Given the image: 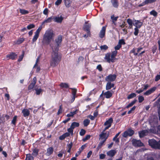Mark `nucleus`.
I'll use <instances>...</instances> for the list:
<instances>
[{"mask_svg":"<svg viewBox=\"0 0 160 160\" xmlns=\"http://www.w3.org/2000/svg\"><path fill=\"white\" fill-rule=\"evenodd\" d=\"M35 26L33 24H30L27 27V28L28 29H31L35 27Z\"/></svg>","mask_w":160,"mask_h":160,"instance_id":"obj_41","label":"nucleus"},{"mask_svg":"<svg viewBox=\"0 0 160 160\" xmlns=\"http://www.w3.org/2000/svg\"><path fill=\"white\" fill-rule=\"evenodd\" d=\"M160 79V72H159V74H158L156 76V77H155V81H157Z\"/></svg>","mask_w":160,"mask_h":160,"instance_id":"obj_57","label":"nucleus"},{"mask_svg":"<svg viewBox=\"0 0 160 160\" xmlns=\"http://www.w3.org/2000/svg\"><path fill=\"white\" fill-rule=\"evenodd\" d=\"M134 132L133 130L129 129L124 132L122 136L124 138H127L128 136H131L134 134Z\"/></svg>","mask_w":160,"mask_h":160,"instance_id":"obj_5","label":"nucleus"},{"mask_svg":"<svg viewBox=\"0 0 160 160\" xmlns=\"http://www.w3.org/2000/svg\"><path fill=\"white\" fill-rule=\"evenodd\" d=\"M16 119L17 117L16 116H15L13 117V119L12 121V123L14 125L15 124Z\"/></svg>","mask_w":160,"mask_h":160,"instance_id":"obj_53","label":"nucleus"},{"mask_svg":"<svg viewBox=\"0 0 160 160\" xmlns=\"http://www.w3.org/2000/svg\"><path fill=\"white\" fill-rule=\"evenodd\" d=\"M38 149H34L33 151V154L34 155H37L38 154Z\"/></svg>","mask_w":160,"mask_h":160,"instance_id":"obj_54","label":"nucleus"},{"mask_svg":"<svg viewBox=\"0 0 160 160\" xmlns=\"http://www.w3.org/2000/svg\"><path fill=\"white\" fill-rule=\"evenodd\" d=\"M60 85L62 88H68L69 87L68 84L66 83H61Z\"/></svg>","mask_w":160,"mask_h":160,"instance_id":"obj_32","label":"nucleus"},{"mask_svg":"<svg viewBox=\"0 0 160 160\" xmlns=\"http://www.w3.org/2000/svg\"><path fill=\"white\" fill-rule=\"evenodd\" d=\"M53 19L52 17H49L46 20H45L44 21L42 22V24L46 23H48L51 22L52 20Z\"/></svg>","mask_w":160,"mask_h":160,"instance_id":"obj_27","label":"nucleus"},{"mask_svg":"<svg viewBox=\"0 0 160 160\" xmlns=\"http://www.w3.org/2000/svg\"><path fill=\"white\" fill-rule=\"evenodd\" d=\"M132 145L135 147H141L143 145L141 141L140 140H137L135 139H133L132 140Z\"/></svg>","mask_w":160,"mask_h":160,"instance_id":"obj_7","label":"nucleus"},{"mask_svg":"<svg viewBox=\"0 0 160 160\" xmlns=\"http://www.w3.org/2000/svg\"><path fill=\"white\" fill-rule=\"evenodd\" d=\"M150 13L151 15H152L155 17H157L158 15V13L154 10L152 11Z\"/></svg>","mask_w":160,"mask_h":160,"instance_id":"obj_36","label":"nucleus"},{"mask_svg":"<svg viewBox=\"0 0 160 160\" xmlns=\"http://www.w3.org/2000/svg\"><path fill=\"white\" fill-rule=\"evenodd\" d=\"M73 129L70 127L68 129V132L71 133V135H72L73 134Z\"/></svg>","mask_w":160,"mask_h":160,"instance_id":"obj_49","label":"nucleus"},{"mask_svg":"<svg viewBox=\"0 0 160 160\" xmlns=\"http://www.w3.org/2000/svg\"><path fill=\"white\" fill-rule=\"evenodd\" d=\"M78 112L77 110L73 112H71L70 114H68L67 115V117H73V115L75 114Z\"/></svg>","mask_w":160,"mask_h":160,"instance_id":"obj_24","label":"nucleus"},{"mask_svg":"<svg viewBox=\"0 0 160 160\" xmlns=\"http://www.w3.org/2000/svg\"><path fill=\"white\" fill-rule=\"evenodd\" d=\"M19 11L22 14H27L29 13V12L28 11L24 9H20Z\"/></svg>","mask_w":160,"mask_h":160,"instance_id":"obj_28","label":"nucleus"},{"mask_svg":"<svg viewBox=\"0 0 160 160\" xmlns=\"http://www.w3.org/2000/svg\"><path fill=\"white\" fill-rule=\"evenodd\" d=\"M114 84L110 82H108L106 84V89L107 90H109L111 89V88H113L114 87Z\"/></svg>","mask_w":160,"mask_h":160,"instance_id":"obj_20","label":"nucleus"},{"mask_svg":"<svg viewBox=\"0 0 160 160\" xmlns=\"http://www.w3.org/2000/svg\"><path fill=\"white\" fill-rule=\"evenodd\" d=\"M144 100V97L142 96H141L139 97H138V100H139V103L142 102Z\"/></svg>","mask_w":160,"mask_h":160,"instance_id":"obj_44","label":"nucleus"},{"mask_svg":"<svg viewBox=\"0 0 160 160\" xmlns=\"http://www.w3.org/2000/svg\"><path fill=\"white\" fill-rule=\"evenodd\" d=\"M22 113L24 117H26L29 115V111L27 109H24L22 110Z\"/></svg>","mask_w":160,"mask_h":160,"instance_id":"obj_18","label":"nucleus"},{"mask_svg":"<svg viewBox=\"0 0 160 160\" xmlns=\"http://www.w3.org/2000/svg\"><path fill=\"white\" fill-rule=\"evenodd\" d=\"M54 22L58 23H61L63 19V18L62 16L59 17H53Z\"/></svg>","mask_w":160,"mask_h":160,"instance_id":"obj_9","label":"nucleus"},{"mask_svg":"<svg viewBox=\"0 0 160 160\" xmlns=\"http://www.w3.org/2000/svg\"><path fill=\"white\" fill-rule=\"evenodd\" d=\"M102 93H103V95L105 96L106 98H110L112 95V93L110 91H107L104 93H103V91L102 94Z\"/></svg>","mask_w":160,"mask_h":160,"instance_id":"obj_19","label":"nucleus"},{"mask_svg":"<svg viewBox=\"0 0 160 160\" xmlns=\"http://www.w3.org/2000/svg\"><path fill=\"white\" fill-rule=\"evenodd\" d=\"M26 159L27 160H33V158L30 154H28L26 155Z\"/></svg>","mask_w":160,"mask_h":160,"instance_id":"obj_33","label":"nucleus"},{"mask_svg":"<svg viewBox=\"0 0 160 160\" xmlns=\"http://www.w3.org/2000/svg\"><path fill=\"white\" fill-rule=\"evenodd\" d=\"M135 23H133V25L136 26V28H140L142 25V23L139 20H135Z\"/></svg>","mask_w":160,"mask_h":160,"instance_id":"obj_15","label":"nucleus"},{"mask_svg":"<svg viewBox=\"0 0 160 160\" xmlns=\"http://www.w3.org/2000/svg\"><path fill=\"white\" fill-rule=\"evenodd\" d=\"M156 0H145L147 4L151 3L156 1Z\"/></svg>","mask_w":160,"mask_h":160,"instance_id":"obj_47","label":"nucleus"},{"mask_svg":"<svg viewBox=\"0 0 160 160\" xmlns=\"http://www.w3.org/2000/svg\"><path fill=\"white\" fill-rule=\"evenodd\" d=\"M106 29L105 27H103L100 31L99 34V36L101 38H102L105 36Z\"/></svg>","mask_w":160,"mask_h":160,"instance_id":"obj_10","label":"nucleus"},{"mask_svg":"<svg viewBox=\"0 0 160 160\" xmlns=\"http://www.w3.org/2000/svg\"><path fill=\"white\" fill-rule=\"evenodd\" d=\"M121 45L118 43V44L115 47V49L116 50H119L121 47Z\"/></svg>","mask_w":160,"mask_h":160,"instance_id":"obj_55","label":"nucleus"},{"mask_svg":"<svg viewBox=\"0 0 160 160\" xmlns=\"http://www.w3.org/2000/svg\"><path fill=\"white\" fill-rule=\"evenodd\" d=\"M35 84H34L33 83H31L30 84V85L28 86V90H31L34 87V86L35 85Z\"/></svg>","mask_w":160,"mask_h":160,"instance_id":"obj_42","label":"nucleus"},{"mask_svg":"<svg viewBox=\"0 0 160 160\" xmlns=\"http://www.w3.org/2000/svg\"><path fill=\"white\" fill-rule=\"evenodd\" d=\"M113 122V119L112 118H110L108 120L106 121L104 123L105 126H107L109 127H111V124Z\"/></svg>","mask_w":160,"mask_h":160,"instance_id":"obj_14","label":"nucleus"},{"mask_svg":"<svg viewBox=\"0 0 160 160\" xmlns=\"http://www.w3.org/2000/svg\"><path fill=\"white\" fill-rule=\"evenodd\" d=\"M91 137L90 135H87L86 136V137L83 139L82 140L83 141H85L89 139Z\"/></svg>","mask_w":160,"mask_h":160,"instance_id":"obj_52","label":"nucleus"},{"mask_svg":"<svg viewBox=\"0 0 160 160\" xmlns=\"http://www.w3.org/2000/svg\"><path fill=\"white\" fill-rule=\"evenodd\" d=\"M137 100L136 99L134 100L132 102H131L130 104H129L128 106H127L126 108H128L130 107H132L134 104L136 102H137Z\"/></svg>","mask_w":160,"mask_h":160,"instance_id":"obj_30","label":"nucleus"},{"mask_svg":"<svg viewBox=\"0 0 160 160\" xmlns=\"http://www.w3.org/2000/svg\"><path fill=\"white\" fill-rule=\"evenodd\" d=\"M86 133V131L83 129H81L80 132V134L81 136H83Z\"/></svg>","mask_w":160,"mask_h":160,"instance_id":"obj_45","label":"nucleus"},{"mask_svg":"<svg viewBox=\"0 0 160 160\" xmlns=\"http://www.w3.org/2000/svg\"><path fill=\"white\" fill-rule=\"evenodd\" d=\"M90 26L89 25H85L83 27L84 30L86 31L87 33L88 36H89L90 34Z\"/></svg>","mask_w":160,"mask_h":160,"instance_id":"obj_13","label":"nucleus"},{"mask_svg":"<svg viewBox=\"0 0 160 160\" xmlns=\"http://www.w3.org/2000/svg\"><path fill=\"white\" fill-rule=\"evenodd\" d=\"M136 96V95L135 93H132L131 94H130L128 96L127 98L128 99H130L134 97H135Z\"/></svg>","mask_w":160,"mask_h":160,"instance_id":"obj_35","label":"nucleus"},{"mask_svg":"<svg viewBox=\"0 0 160 160\" xmlns=\"http://www.w3.org/2000/svg\"><path fill=\"white\" fill-rule=\"evenodd\" d=\"M5 122L4 118L3 117H0V124L2 123H3Z\"/></svg>","mask_w":160,"mask_h":160,"instance_id":"obj_60","label":"nucleus"},{"mask_svg":"<svg viewBox=\"0 0 160 160\" xmlns=\"http://www.w3.org/2000/svg\"><path fill=\"white\" fill-rule=\"evenodd\" d=\"M79 125V124L78 122H73L71 125V128L72 129H74L75 127H78Z\"/></svg>","mask_w":160,"mask_h":160,"instance_id":"obj_22","label":"nucleus"},{"mask_svg":"<svg viewBox=\"0 0 160 160\" xmlns=\"http://www.w3.org/2000/svg\"><path fill=\"white\" fill-rule=\"evenodd\" d=\"M97 69L99 70L100 71H102V68L101 65L99 64L98 65L97 67Z\"/></svg>","mask_w":160,"mask_h":160,"instance_id":"obj_56","label":"nucleus"},{"mask_svg":"<svg viewBox=\"0 0 160 160\" xmlns=\"http://www.w3.org/2000/svg\"><path fill=\"white\" fill-rule=\"evenodd\" d=\"M101 140V141L99 143V144H98V148H101L102 146V145L104 144V143L106 141L105 140Z\"/></svg>","mask_w":160,"mask_h":160,"instance_id":"obj_34","label":"nucleus"},{"mask_svg":"<svg viewBox=\"0 0 160 160\" xmlns=\"http://www.w3.org/2000/svg\"><path fill=\"white\" fill-rule=\"evenodd\" d=\"M149 145L153 148L160 149V140L158 142L154 139H149Z\"/></svg>","mask_w":160,"mask_h":160,"instance_id":"obj_4","label":"nucleus"},{"mask_svg":"<svg viewBox=\"0 0 160 160\" xmlns=\"http://www.w3.org/2000/svg\"><path fill=\"white\" fill-rule=\"evenodd\" d=\"M92 153V151H90L88 153L87 157L88 158H89Z\"/></svg>","mask_w":160,"mask_h":160,"instance_id":"obj_64","label":"nucleus"},{"mask_svg":"<svg viewBox=\"0 0 160 160\" xmlns=\"http://www.w3.org/2000/svg\"><path fill=\"white\" fill-rule=\"evenodd\" d=\"M24 51H23L22 55H21L19 57V59H18V61L20 62L22 60V59L23 57H24Z\"/></svg>","mask_w":160,"mask_h":160,"instance_id":"obj_43","label":"nucleus"},{"mask_svg":"<svg viewBox=\"0 0 160 160\" xmlns=\"http://www.w3.org/2000/svg\"><path fill=\"white\" fill-rule=\"evenodd\" d=\"M66 6L67 7H69V4L70 3V1L69 0H64Z\"/></svg>","mask_w":160,"mask_h":160,"instance_id":"obj_39","label":"nucleus"},{"mask_svg":"<svg viewBox=\"0 0 160 160\" xmlns=\"http://www.w3.org/2000/svg\"><path fill=\"white\" fill-rule=\"evenodd\" d=\"M62 105H61L59 106V109L58 111V112H57V114L58 115H59L60 113H62Z\"/></svg>","mask_w":160,"mask_h":160,"instance_id":"obj_50","label":"nucleus"},{"mask_svg":"<svg viewBox=\"0 0 160 160\" xmlns=\"http://www.w3.org/2000/svg\"><path fill=\"white\" fill-rule=\"evenodd\" d=\"M118 52L116 50L112 52L111 54L110 53H107L106 54L105 59L107 61L110 63V62H113L116 59L115 57L117 56Z\"/></svg>","mask_w":160,"mask_h":160,"instance_id":"obj_3","label":"nucleus"},{"mask_svg":"<svg viewBox=\"0 0 160 160\" xmlns=\"http://www.w3.org/2000/svg\"><path fill=\"white\" fill-rule=\"evenodd\" d=\"M116 153V151L114 150H112L107 152V155L111 157H113Z\"/></svg>","mask_w":160,"mask_h":160,"instance_id":"obj_16","label":"nucleus"},{"mask_svg":"<svg viewBox=\"0 0 160 160\" xmlns=\"http://www.w3.org/2000/svg\"><path fill=\"white\" fill-rule=\"evenodd\" d=\"M111 2L113 6L116 8L118 7V3L117 0H111Z\"/></svg>","mask_w":160,"mask_h":160,"instance_id":"obj_21","label":"nucleus"},{"mask_svg":"<svg viewBox=\"0 0 160 160\" xmlns=\"http://www.w3.org/2000/svg\"><path fill=\"white\" fill-rule=\"evenodd\" d=\"M48 9L47 8H46L43 12V13L44 14L47 15H48Z\"/></svg>","mask_w":160,"mask_h":160,"instance_id":"obj_61","label":"nucleus"},{"mask_svg":"<svg viewBox=\"0 0 160 160\" xmlns=\"http://www.w3.org/2000/svg\"><path fill=\"white\" fill-rule=\"evenodd\" d=\"M72 90V93L73 96H75L77 90L75 88H70Z\"/></svg>","mask_w":160,"mask_h":160,"instance_id":"obj_46","label":"nucleus"},{"mask_svg":"<svg viewBox=\"0 0 160 160\" xmlns=\"http://www.w3.org/2000/svg\"><path fill=\"white\" fill-rule=\"evenodd\" d=\"M47 151V153L49 155L53 153V149L52 147H50L48 148Z\"/></svg>","mask_w":160,"mask_h":160,"instance_id":"obj_23","label":"nucleus"},{"mask_svg":"<svg viewBox=\"0 0 160 160\" xmlns=\"http://www.w3.org/2000/svg\"><path fill=\"white\" fill-rule=\"evenodd\" d=\"M108 48V47L106 45H104L100 47V48L102 50H106Z\"/></svg>","mask_w":160,"mask_h":160,"instance_id":"obj_40","label":"nucleus"},{"mask_svg":"<svg viewBox=\"0 0 160 160\" xmlns=\"http://www.w3.org/2000/svg\"><path fill=\"white\" fill-rule=\"evenodd\" d=\"M24 38H20L17 41V43L18 44L22 43L24 41Z\"/></svg>","mask_w":160,"mask_h":160,"instance_id":"obj_37","label":"nucleus"},{"mask_svg":"<svg viewBox=\"0 0 160 160\" xmlns=\"http://www.w3.org/2000/svg\"><path fill=\"white\" fill-rule=\"evenodd\" d=\"M35 90L36 91V94L38 95H39L40 93L42 91V90L41 89H36Z\"/></svg>","mask_w":160,"mask_h":160,"instance_id":"obj_48","label":"nucleus"},{"mask_svg":"<svg viewBox=\"0 0 160 160\" xmlns=\"http://www.w3.org/2000/svg\"><path fill=\"white\" fill-rule=\"evenodd\" d=\"M118 18V16L115 17L113 15H112L111 17V18L112 20V22H113V23L114 24L115 22L117 21Z\"/></svg>","mask_w":160,"mask_h":160,"instance_id":"obj_29","label":"nucleus"},{"mask_svg":"<svg viewBox=\"0 0 160 160\" xmlns=\"http://www.w3.org/2000/svg\"><path fill=\"white\" fill-rule=\"evenodd\" d=\"M109 136V132L107 133V132H102V133L99 135L100 140H103L105 141L106 140Z\"/></svg>","mask_w":160,"mask_h":160,"instance_id":"obj_8","label":"nucleus"},{"mask_svg":"<svg viewBox=\"0 0 160 160\" xmlns=\"http://www.w3.org/2000/svg\"><path fill=\"white\" fill-rule=\"evenodd\" d=\"M62 1V0H57L55 2V4L56 5H58L61 4Z\"/></svg>","mask_w":160,"mask_h":160,"instance_id":"obj_58","label":"nucleus"},{"mask_svg":"<svg viewBox=\"0 0 160 160\" xmlns=\"http://www.w3.org/2000/svg\"><path fill=\"white\" fill-rule=\"evenodd\" d=\"M135 31L134 34L135 36H137L138 35L139 32V30L138 28H135L134 29Z\"/></svg>","mask_w":160,"mask_h":160,"instance_id":"obj_51","label":"nucleus"},{"mask_svg":"<svg viewBox=\"0 0 160 160\" xmlns=\"http://www.w3.org/2000/svg\"><path fill=\"white\" fill-rule=\"evenodd\" d=\"M127 22L129 25V27L130 28H132V19H128L127 20Z\"/></svg>","mask_w":160,"mask_h":160,"instance_id":"obj_26","label":"nucleus"},{"mask_svg":"<svg viewBox=\"0 0 160 160\" xmlns=\"http://www.w3.org/2000/svg\"><path fill=\"white\" fill-rule=\"evenodd\" d=\"M156 87H153L152 88H151L150 89L148 90L146 92L144 93V95H150L153 92L156 90Z\"/></svg>","mask_w":160,"mask_h":160,"instance_id":"obj_11","label":"nucleus"},{"mask_svg":"<svg viewBox=\"0 0 160 160\" xmlns=\"http://www.w3.org/2000/svg\"><path fill=\"white\" fill-rule=\"evenodd\" d=\"M39 59H40V57L39 56V57H38V58L37 59L36 63L35 64V65H34V66L33 67V68H35L36 66H37V64H38V62H39Z\"/></svg>","mask_w":160,"mask_h":160,"instance_id":"obj_59","label":"nucleus"},{"mask_svg":"<svg viewBox=\"0 0 160 160\" xmlns=\"http://www.w3.org/2000/svg\"><path fill=\"white\" fill-rule=\"evenodd\" d=\"M117 77V75L115 74H110L105 78V80L109 82H112L114 81Z\"/></svg>","mask_w":160,"mask_h":160,"instance_id":"obj_6","label":"nucleus"},{"mask_svg":"<svg viewBox=\"0 0 160 160\" xmlns=\"http://www.w3.org/2000/svg\"><path fill=\"white\" fill-rule=\"evenodd\" d=\"M90 121L88 119H86L83 121V124L85 127L87 126L90 123Z\"/></svg>","mask_w":160,"mask_h":160,"instance_id":"obj_31","label":"nucleus"},{"mask_svg":"<svg viewBox=\"0 0 160 160\" xmlns=\"http://www.w3.org/2000/svg\"><path fill=\"white\" fill-rule=\"evenodd\" d=\"M55 34L53 31L51 29L47 30L44 34L42 42L43 45H48L51 44V42L53 40Z\"/></svg>","mask_w":160,"mask_h":160,"instance_id":"obj_2","label":"nucleus"},{"mask_svg":"<svg viewBox=\"0 0 160 160\" xmlns=\"http://www.w3.org/2000/svg\"><path fill=\"white\" fill-rule=\"evenodd\" d=\"M106 155L104 154H101L100 155V158L101 159H103L105 158Z\"/></svg>","mask_w":160,"mask_h":160,"instance_id":"obj_63","label":"nucleus"},{"mask_svg":"<svg viewBox=\"0 0 160 160\" xmlns=\"http://www.w3.org/2000/svg\"><path fill=\"white\" fill-rule=\"evenodd\" d=\"M39 34L36 33V32L35 33V35L32 40V41L33 42H35L37 40L39 37Z\"/></svg>","mask_w":160,"mask_h":160,"instance_id":"obj_25","label":"nucleus"},{"mask_svg":"<svg viewBox=\"0 0 160 160\" xmlns=\"http://www.w3.org/2000/svg\"><path fill=\"white\" fill-rule=\"evenodd\" d=\"M148 133V130H146L140 132H139V137L140 138L143 137L145 136Z\"/></svg>","mask_w":160,"mask_h":160,"instance_id":"obj_17","label":"nucleus"},{"mask_svg":"<svg viewBox=\"0 0 160 160\" xmlns=\"http://www.w3.org/2000/svg\"><path fill=\"white\" fill-rule=\"evenodd\" d=\"M157 48V47L155 46L152 47V51L153 53H154L156 52Z\"/></svg>","mask_w":160,"mask_h":160,"instance_id":"obj_62","label":"nucleus"},{"mask_svg":"<svg viewBox=\"0 0 160 160\" xmlns=\"http://www.w3.org/2000/svg\"><path fill=\"white\" fill-rule=\"evenodd\" d=\"M118 43L121 45L122 44L125 45V42L123 39H121L119 40Z\"/></svg>","mask_w":160,"mask_h":160,"instance_id":"obj_38","label":"nucleus"},{"mask_svg":"<svg viewBox=\"0 0 160 160\" xmlns=\"http://www.w3.org/2000/svg\"><path fill=\"white\" fill-rule=\"evenodd\" d=\"M62 36L59 35L55 39L54 43H51L50 44V46L52 50V59L50 62V65L52 67H55L56 66L61 60V58L58 55V51L59 46L62 41Z\"/></svg>","mask_w":160,"mask_h":160,"instance_id":"obj_1","label":"nucleus"},{"mask_svg":"<svg viewBox=\"0 0 160 160\" xmlns=\"http://www.w3.org/2000/svg\"><path fill=\"white\" fill-rule=\"evenodd\" d=\"M17 57V55L14 52H12L10 54L8 55L7 56V58H8L12 60L15 59Z\"/></svg>","mask_w":160,"mask_h":160,"instance_id":"obj_12","label":"nucleus"}]
</instances>
